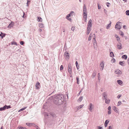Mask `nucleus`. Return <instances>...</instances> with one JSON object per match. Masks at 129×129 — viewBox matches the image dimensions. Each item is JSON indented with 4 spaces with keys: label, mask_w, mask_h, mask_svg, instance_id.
Returning <instances> with one entry per match:
<instances>
[{
    "label": "nucleus",
    "mask_w": 129,
    "mask_h": 129,
    "mask_svg": "<svg viewBox=\"0 0 129 129\" xmlns=\"http://www.w3.org/2000/svg\"><path fill=\"white\" fill-rule=\"evenodd\" d=\"M54 98V103L58 105L61 104L64 100V96L62 94L55 95Z\"/></svg>",
    "instance_id": "obj_1"
},
{
    "label": "nucleus",
    "mask_w": 129,
    "mask_h": 129,
    "mask_svg": "<svg viewBox=\"0 0 129 129\" xmlns=\"http://www.w3.org/2000/svg\"><path fill=\"white\" fill-rule=\"evenodd\" d=\"M83 11V17L84 18H86L87 16V11L86 6L85 5H84Z\"/></svg>",
    "instance_id": "obj_2"
},
{
    "label": "nucleus",
    "mask_w": 129,
    "mask_h": 129,
    "mask_svg": "<svg viewBox=\"0 0 129 129\" xmlns=\"http://www.w3.org/2000/svg\"><path fill=\"white\" fill-rule=\"evenodd\" d=\"M74 14L75 13L73 11H71L70 14H68L67 15L66 17L67 19L69 21H71V19L70 18H69V17L73 16Z\"/></svg>",
    "instance_id": "obj_3"
},
{
    "label": "nucleus",
    "mask_w": 129,
    "mask_h": 129,
    "mask_svg": "<svg viewBox=\"0 0 129 129\" xmlns=\"http://www.w3.org/2000/svg\"><path fill=\"white\" fill-rule=\"evenodd\" d=\"M88 108L89 110L91 112H92L94 109V105L92 103H90L88 106Z\"/></svg>",
    "instance_id": "obj_4"
},
{
    "label": "nucleus",
    "mask_w": 129,
    "mask_h": 129,
    "mask_svg": "<svg viewBox=\"0 0 129 129\" xmlns=\"http://www.w3.org/2000/svg\"><path fill=\"white\" fill-rule=\"evenodd\" d=\"M120 23L119 22H118L116 23L115 26V28L116 29H119L121 28L120 24Z\"/></svg>",
    "instance_id": "obj_5"
},
{
    "label": "nucleus",
    "mask_w": 129,
    "mask_h": 129,
    "mask_svg": "<svg viewBox=\"0 0 129 129\" xmlns=\"http://www.w3.org/2000/svg\"><path fill=\"white\" fill-rule=\"evenodd\" d=\"M105 62L104 61H102L100 63V69L101 70H103L104 67Z\"/></svg>",
    "instance_id": "obj_6"
},
{
    "label": "nucleus",
    "mask_w": 129,
    "mask_h": 129,
    "mask_svg": "<svg viewBox=\"0 0 129 129\" xmlns=\"http://www.w3.org/2000/svg\"><path fill=\"white\" fill-rule=\"evenodd\" d=\"M64 55L66 57V58L67 60H68L69 59L70 55L69 54L68 52H66L64 53Z\"/></svg>",
    "instance_id": "obj_7"
},
{
    "label": "nucleus",
    "mask_w": 129,
    "mask_h": 129,
    "mask_svg": "<svg viewBox=\"0 0 129 129\" xmlns=\"http://www.w3.org/2000/svg\"><path fill=\"white\" fill-rule=\"evenodd\" d=\"M72 68L70 64H69L68 67V72L70 74L72 73Z\"/></svg>",
    "instance_id": "obj_8"
},
{
    "label": "nucleus",
    "mask_w": 129,
    "mask_h": 129,
    "mask_svg": "<svg viewBox=\"0 0 129 129\" xmlns=\"http://www.w3.org/2000/svg\"><path fill=\"white\" fill-rule=\"evenodd\" d=\"M52 113H45V117L46 118H48V117H50V116L51 115H52L53 116H54V114H52Z\"/></svg>",
    "instance_id": "obj_9"
},
{
    "label": "nucleus",
    "mask_w": 129,
    "mask_h": 129,
    "mask_svg": "<svg viewBox=\"0 0 129 129\" xmlns=\"http://www.w3.org/2000/svg\"><path fill=\"white\" fill-rule=\"evenodd\" d=\"M92 21L91 19L89 20L87 25V27L91 28L92 26Z\"/></svg>",
    "instance_id": "obj_10"
},
{
    "label": "nucleus",
    "mask_w": 129,
    "mask_h": 129,
    "mask_svg": "<svg viewBox=\"0 0 129 129\" xmlns=\"http://www.w3.org/2000/svg\"><path fill=\"white\" fill-rule=\"evenodd\" d=\"M117 48L119 49H120L122 48V45L120 43H119L117 44Z\"/></svg>",
    "instance_id": "obj_11"
},
{
    "label": "nucleus",
    "mask_w": 129,
    "mask_h": 129,
    "mask_svg": "<svg viewBox=\"0 0 129 129\" xmlns=\"http://www.w3.org/2000/svg\"><path fill=\"white\" fill-rule=\"evenodd\" d=\"M115 73L116 74H122V72L119 69H117L115 71Z\"/></svg>",
    "instance_id": "obj_12"
},
{
    "label": "nucleus",
    "mask_w": 129,
    "mask_h": 129,
    "mask_svg": "<svg viewBox=\"0 0 129 129\" xmlns=\"http://www.w3.org/2000/svg\"><path fill=\"white\" fill-rule=\"evenodd\" d=\"M113 109L117 113L118 112L119 110L118 108H116L115 106H113Z\"/></svg>",
    "instance_id": "obj_13"
},
{
    "label": "nucleus",
    "mask_w": 129,
    "mask_h": 129,
    "mask_svg": "<svg viewBox=\"0 0 129 129\" xmlns=\"http://www.w3.org/2000/svg\"><path fill=\"white\" fill-rule=\"evenodd\" d=\"M91 30V28L87 27V29L86 34L87 35H88L89 34Z\"/></svg>",
    "instance_id": "obj_14"
},
{
    "label": "nucleus",
    "mask_w": 129,
    "mask_h": 129,
    "mask_svg": "<svg viewBox=\"0 0 129 129\" xmlns=\"http://www.w3.org/2000/svg\"><path fill=\"white\" fill-rule=\"evenodd\" d=\"M26 124L29 126H35V124H34L30 123H26Z\"/></svg>",
    "instance_id": "obj_15"
},
{
    "label": "nucleus",
    "mask_w": 129,
    "mask_h": 129,
    "mask_svg": "<svg viewBox=\"0 0 129 129\" xmlns=\"http://www.w3.org/2000/svg\"><path fill=\"white\" fill-rule=\"evenodd\" d=\"M14 23L13 22H11V23H10L8 26V27L9 28H10L12 27L14 25Z\"/></svg>",
    "instance_id": "obj_16"
},
{
    "label": "nucleus",
    "mask_w": 129,
    "mask_h": 129,
    "mask_svg": "<svg viewBox=\"0 0 129 129\" xmlns=\"http://www.w3.org/2000/svg\"><path fill=\"white\" fill-rule=\"evenodd\" d=\"M117 82L120 85H122L123 83V82L120 80H117Z\"/></svg>",
    "instance_id": "obj_17"
},
{
    "label": "nucleus",
    "mask_w": 129,
    "mask_h": 129,
    "mask_svg": "<svg viewBox=\"0 0 129 129\" xmlns=\"http://www.w3.org/2000/svg\"><path fill=\"white\" fill-rule=\"evenodd\" d=\"M40 84V83L38 82H37L36 83V89H39V87L38 86H39V85Z\"/></svg>",
    "instance_id": "obj_18"
},
{
    "label": "nucleus",
    "mask_w": 129,
    "mask_h": 129,
    "mask_svg": "<svg viewBox=\"0 0 129 129\" xmlns=\"http://www.w3.org/2000/svg\"><path fill=\"white\" fill-rule=\"evenodd\" d=\"M109 120H106L105 123V127H106L107 126L108 124L109 123Z\"/></svg>",
    "instance_id": "obj_19"
},
{
    "label": "nucleus",
    "mask_w": 129,
    "mask_h": 129,
    "mask_svg": "<svg viewBox=\"0 0 129 129\" xmlns=\"http://www.w3.org/2000/svg\"><path fill=\"white\" fill-rule=\"evenodd\" d=\"M39 27L41 28H43L44 27L43 24L42 23H39Z\"/></svg>",
    "instance_id": "obj_20"
},
{
    "label": "nucleus",
    "mask_w": 129,
    "mask_h": 129,
    "mask_svg": "<svg viewBox=\"0 0 129 129\" xmlns=\"http://www.w3.org/2000/svg\"><path fill=\"white\" fill-rule=\"evenodd\" d=\"M84 105H80L76 107V108L78 110H79L82 108L83 107V106Z\"/></svg>",
    "instance_id": "obj_21"
},
{
    "label": "nucleus",
    "mask_w": 129,
    "mask_h": 129,
    "mask_svg": "<svg viewBox=\"0 0 129 129\" xmlns=\"http://www.w3.org/2000/svg\"><path fill=\"white\" fill-rule=\"evenodd\" d=\"M92 34L91 33L90 34L88 39V41H90L91 40L92 37Z\"/></svg>",
    "instance_id": "obj_22"
},
{
    "label": "nucleus",
    "mask_w": 129,
    "mask_h": 129,
    "mask_svg": "<svg viewBox=\"0 0 129 129\" xmlns=\"http://www.w3.org/2000/svg\"><path fill=\"white\" fill-rule=\"evenodd\" d=\"M37 21L38 22L40 21L42 22L43 21L42 19L40 17H37Z\"/></svg>",
    "instance_id": "obj_23"
},
{
    "label": "nucleus",
    "mask_w": 129,
    "mask_h": 129,
    "mask_svg": "<svg viewBox=\"0 0 129 129\" xmlns=\"http://www.w3.org/2000/svg\"><path fill=\"white\" fill-rule=\"evenodd\" d=\"M103 96L105 98V99H107V95L106 94V93L104 92L103 94Z\"/></svg>",
    "instance_id": "obj_24"
},
{
    "label": "nucleus",
    "mask_w": 129,
    "mask_h": 129,
    "mask_svg": "<svg viewBox=\"0 0 129 129\" xmlns=\"http://www.w3.org/2000/svg\"><path fill=\"white\" fill-rule=\"evenodd\" d=\"M83 96H81L79 98L78 100V102H80L83 100Z\"/></svg>",
    "instance_id": "obj_25"
},
{
    "label": "nucleus",
    "mask_w": 129,
    "mask_h": 129,
    "mask_svg": "<svg viewBox=\"0 0 129 129\" xmlns=\"http://www.w3.org/2000/svg\"><path fill=\"white\" fill-rule=\"evenodd\" d=\"M105 100V102L106 104H109L110 103V100L109 99H106Z\"/></svg>",
    "instance_id": "obj_26"
},
{
    "label": "nucleus",
    "mask_w": 129,
    "mask_h": 129,
    "mask_svg": "<svg viewBox=\"0 0 129 129\" xmlns=\"http://www.w3.org/2000/svg\"><path fill=\"white\" fill-rule=\"evenodd\" d=\"M115 37L117 39V41L119 42L120 41V38L117 35H116L115 36Z\"/></svg>",
    "instance_id": "obj_27"
},
{
    "label": "nucleus",
    "mask_w": 129,
    "mask_h": 129,
    "mask_svg": "<svg viewBox=\"0 0 129 129\" xmlns=\"http://www.w3.org/2000/svg\"><path fill=\"white\" fill-rule=\"evenodd\" d=\"M5 107H6V105L5 106L3 107L0 108V110L3 111L5 110L6 109Z\"/></svg>",
    "instance_id": "obj_28"
},
{
    "label": "nucleus",
    "mask_w": 129,
    "mask_h": 129,
    "mask_svg": "<svg viewBox=\"0 0 129 129\" xmlns=\"http://www.w3.org/2000/svg\"><path fill=\"white\" fill-rule=\"evenodd\" d=\"M110 56L111 57H112V58L114 57V54L113 53V52H110Z\"/></svg>",
    "instance_id": "obj_29"
},
{
    "label": "nucleus",
    "mask_w": 129,
    "mask_h": 129,
    "mask_svg": "<svg viewBox=\"0 0 129 129\" xmlns=\"http://www.w3.org/2000/svg\"><path fill=\"white\" fill-rule=\"evenodd\" d=\"M119 64L120 65L122 66H124V61H120L119 62Z\"/></svg>",
    "instance_id": "obj_30"
},
{
    "label": "nucleus",
    "mask_w": 129,
    "mask_h": 129,
    "mask_svg": "<svg viewBox=\"0 0 129 129\" xmlns=\"http://www.w3.org/2000/svg\"><path fill=\"white\" fill-rule=\"evenodd\" d=\"M93 44L94 49H96L97 48L96 43H93Z\"/></svg>",
    "instance_id": "obj_31"
},
{
    "label": "nucleus",
    "mask_w": 129,
    "mask_h": 129,
    "mask_svg": "<svg viewBox=\"0 0 129 129\" xmlns=\"http://www.w3.org/2000/svg\"><path fill=\"white\" fill-rule=\"evenodd\" d=\"M76 64L77 70H78L79 68V66L78 65V63L76 61Z\"/></svg>",
    "instance_id": "obj_32"
},
{
    "label": "nucleus",
    "mask_w": 129,
    "mask_h": 129,
    "mask_svg": "<svg viewBox=\"0 0 129 129\" xmlns=\"http://www.w3.org/2000/svg\"><path fill=\"white\" fill-rule=\"evenodd\" d=\"M122 58H124L125 59H126L127 58V56L126 55H124L122 56Z\"/></svg>",
    "instance_id": "obj_33"
},
{
    "label": "nucleus",
    "mask_w": 129,
    "mask_h": 129,
    "mask_svg": "<svg viewBox=\"0 0 129 129\" xmlns=\"http://www.w3.org/2000/svg\"><path fill=\"white\" fill-rule=\"evenodd\" d=\"M111 22H110V23L109 24H108L106 27V28L107 29H109V28L110 27V26L111 24Z\"/></svg>",
    "instance_id": "obj_34"
},
{
    "label": "nucleus",
    "mask_w": 129,
    "mask_h": 129,
    "mask_svg": "<svg viewBox=\"0 0 129 129\" xmlns=\"http://www.w3.org/2000/svg\"><path fill=\"white\" fill-rule=\"evenodd\" d=\"M26 107H24V108H21V109H20V110H19V111H18V112H20L22 111H23L24 110H25L26 108Z\"/></svg>",
    "instance_id": "obj_35"
},
{
    "label": "nucleus",
    "mask_w": 129,
    "mask_h": 129,
    "mask_svg": "<svg viewBox=\"0 0 129 129\" xmlns=\"http://www.w3.org/2000/svg\"><path fill=\"white\" fill-rule=\"evenodd\" d=\"M94 35V37L93 38V43H96V37L95 36V35L94 34H93Z\"/></svg>",
    "instance_id": "obj_36"
},
{
    "label": "nucleus",
    "mask_w": 129,
    "mask_h": 129,
    "mask_svg": "<svg viewBox=\"0 0 129 129\" xmlns=\"http://www.w3.org/2000/svg\"><path fill=\"white\" fill-rule=\"evenodd\" d=\"M76 79L77 80V83L78 84H79V78L78 77H77Z\"/></svg>",
    "instance_id": "obj_37"
},
{
    "label": "nucleus",
    "mask_w": 129,
    "mask_h": 129,
    "mask_svg": "<svg viewBox=\"0 0 129 129\" xmlns=\"http://www.w3.org/2000/svg\"><path fill=\"white\" fill-rule=\"evenodd\" d=\"M125 13L126 15L128 16L129 15V10H128L126 11L125 12Z\"/></svg>",
    "instance_id": "obj_38"
},
{
    "label": "nucleus",
    "mask_w": 129,
    "mask_h": 129,
    "mask_svg": "<svg viewBox=\"0 0 129 129\" xmlns=\"http://www.w3.org/2000/svg\"><path fill=\"white\" fill-rule=\"evenodd\" d=\"M121 104V101H119L117 104V106H119Z\"/></svg>",
    "instance_id": "obj_39"
},
{
    "label": "nucleus",
    "mask_w": 129,
    "mask_h": 129,
    "mask_svg": "<svg viewBox=\"0 0 129 129\" xmlns=\"http://www.w3.org/2000/svg\"><path fill=\"white\" fill-rule=\"evenodd\" d=\"M2 39H3V37H4L6 35V34L4 33H2Z\"/></svg>",
    "instance_id": "obj_40"
},
{
    "label": "nucleus",
    "mask_w": 129,
    "mask_h": 129,
    "mask_svg": "<svg viewBox=\"0 0 129 129\" xmlns=\"http://www.w3.org/2000/svg\"><path fill=\"white\" fill-rule=\"evenodd\" d=\"M115 59H114V58H113L111 60V61L112 62L114 63V62H115Z\"/></svg>",
    "instance_id": "obj_41"
},
{
    "label": "nucleus",
    "mask_w": 129,
    "mask_h": 129,
    "mask_svg": "<svg viewBox=\"0 0 129 129\" xmlns=\"http://www.w3.org/2000/svg\"><path fill=\"white\" fill-rule=\"evenodd\" d=\"M119 34L121 36H123V34L122 31H120L119 32Z\"/></svg>",
    "instance_id": "obj_42"
},
{
    "label": "nucleus",
    "mask_w": 129,
    "mask_h": 129,
    "mask_svg": "<svg viewBox=\"0 0 129 129\" xmlns=\"http://www.w3.org/2000/svg\"><path fill=\"white\" fill-rule=\"evenodd\" d=\"M6 109V108L7 109H8L9 108H11V107L10 106H7L6 105V107H5Z\"/></svg>",
    "instance_id": "obj_43"
},
{
    "label": "nucleus",
    "mask_w": 129,
    "mask_h": 129,
    "mask_svg": "<svg viewBox=\"0 0 129 129\" xmlns=\"http://www.w3.org/2000/svg\"><path fill=\"white\" fill-rule=\"evenodd\" d=\"M19 129H26V128L25 127L21 126L19 127Z\"/></svg>",
    "instance_id": "obj_44"
},
{
    "label": "nucleus",
    "mask_w": 129,
    "mask_h": 129,
    "mask_svg": "<svg viewBox=\"0 0 129 129\" xmlns=\"http://www.w3.org/2000/svg\"><path fill=\"white\" fill-rule=\"evenodd\" d=\"M97 129H103V128L102 126H98L97 127Z\"/></svg>",
    "instance_id": "obj_45"
},
{
    "label": "nucleus",
    "mask_w": 129,
    "mask_h": 129,
    "mask_svg": "<svg viewBox=\"0 0 129 129\" xmlns=\"http://www.w3.org/2000/svg\"><path fill=\"white\" fill-rule=\"evenodd\" d=\"M63 69V66L62 65H61L60 66V70L61 71Z\"/></svg>",
    "instance_id": "obj_46"
},
{
    "label": "nucleus",
    "mask_w": 129,
    "mask_h": 129,
    "mask_svg": "<svg viewBox=\"0 0 129 129\" xmlns=\"http://www.w3.org/2000/svg\"><path fill=\"white\" fill-rule=\"evenodd\" d=\"M121 96V95L120 94H119L117 96V98L119 99V98H120V97Z\"/></svg>",
    "instance_id": "obj_47"
},
{
    "label": "nucleus",
    "mask_w": 129,
    "mask_h": 129,
    "mask_svg": "<svg viewBox=\"0 0 129 129\" xmlns=\"http://www.w3.org/2000/svg\"><path fill=\"white\" fill-rule=\"evenodd\" d=\"M111 113V110H109L108 111V114H110Z\"/></svg>",
    "instance_id": "obj_48"
},
{
    "label": "nucleus",
    "mask_w": 129,
    "mask_h": 129,
    "mask_svg": "<svg viewBox=\"0 0 129 129\" xmlns=\"http://www.w3.org/2000/svg\"><path fill=\"white\" fill-rule=\"evenodd\" d=\"M30 0H27V6H28V3L29 2H30Z\"/></svg>",
    "instance_id": "obj_49"
},
{
    "label": "nucleus",
    "mask_w": 129,
    "mask_h": 129,
    "mask_svg": "<svg viewBox=\"0 0 129 129\" xmlns=\"http://www.w3.org/2000/svg\"><path fill=\"white\" fill-rule=\"evenodd\" d=\"M98 9H100L101 8V6L100 5H98Z\"/></svg>",
    "instance_id": "obj_50"
},
{
    "label": "nucleus",
    "mask_w": 129,
    "mask_h": 129,
    "mask_svg": "<svg viewBox=\"0 0 129 129\" xmlns=\"http://www.w3.org/2000/svg\"><path fill=\"white\" fill-rule=\"evenodd\" d=\"M108 109L109 110H111V107L110 106H109L108 107Z\"/></svg>",
    "instance_id": "obj_51"
},
{
    "label": "nucleus",
    "mask_w": 129,
    "mask_h": 129,
    "mask_svg": "<svg viewBox=\"0 0 129 129\" xmlns=\"http://www.w3.org/2000/svg\"><path fill=\"white\" fill-rule=\"evenodd\" d=\"M75 28L74 27H72L71 28V30H72L74 31L75 30Z\"/></svg>",
    "instance_id": "obj_52"
},
{
    "label": "nucleus",
    "mask_w": 129,
    "mask_h": 129,
    "mask_svg": "<svg viewBox=\"0 0 129 129\" xmlns=\"http://www.w3.org/2000/svg\"><path fill=\"white\" fill-rule=\"evenodd\" d=\"M24 44V42L23 41H21L20 42V44L21 45H23Z\"/></svg>",
    "instance_id": "obj_53"
},
{
    "label": "nucleus",
    "mask_w": 129,
    "mask_h": 129,
    "mask_svg": "<svg viewBox=\"0 0 129 129\" xmlns=\"http://www.w3.org/2000/svg\"><path fill=\"white\" fill-rule=\"evenodd\" d=\"M82 92V90H81L79 92V93H78V95H79Z\"/></svg>",
    "instance_id": "obj_54"
},
{
    "label": "nucleus",
    "mask_w": 129,
    "mask_h": 129,
    "mask_svg": "<svg viewBox=\"0 0 129 129\" xmlns=\"http://www.w3.org/2000/svg\"><path fill=\"white\" fill-rule=\"evenodd\" d=\"M112 128L111 126H110L109 127L108 129H112Z\"/></svg>",
    "instance_id": "obj_55"
},
{
    "label": "nucleus",
    "mask_w": 129,
    "mask_h": 129,
    "mask_svg": "<svg viewBox=\"0 0 129 129\" xmlns=\"http://www.w3.org/2000/svg\"><path fill=\"white\" fill-rule=\"evenodd\" d=\"M92 76H93V77H94L95 76V75H96V74L95 73H93V74H92Z\"/></svg>",
    "instance_id": "obj_56"
},
{
    "label": "nucleus",
    "mask_w": 129,
    "mask_h": 129,
    "mask_svg": "<svg viewBox=\"0 0 129 129\" xmlns=\"http://www.w3.org/2000/svg\"><path fill=\"white\" fill-rule=\"evenodd\" d=\"M127 62L128 64H129V58L127 60Z\"/></svg>",
    "instance_id": "obj_57"
},
{
    "label": "nucleus",
    "mask_w": 129,
    "mask_h": 129,
    "mask_svg": "<svg viewBox=\"0 0 129 129\" xmlns=\"http://www.w3.org/2000/svg\"><path fill=\"white\" fill-rule=\"evenodd\" d=\"M39 30L40 32H41L42 31V29L40 28H39Z\"/></svg>",
    "instance_id": "obj_58"
},
{
    "label": "nucleus",
    "mask_w": 129,
    "mask_h": 129,
    "mask_svg": "<svg viewBox=\"0 0 129 129\" xmlns=\"http://www.w3.org/2000/svg\"><path fill=\"white\" fill-rule=\"evenodd\" d=\"M14 43L13 44H15L16 45H17V43L16 42H14Z\"/></svg>",
    "instance_id": "obj_59"
},
{
    "label": "nucleus",
    "mask_w": 129,
    "mask_h": 129,
    "mask_svg": "<svg viewBox=\"0 0 129 129\" xmlns=\"http://www.w3.org/2000/svg\"><path fill=\"white\" fill-rule=\"evenodd\" d=\"M108 5H107V6L108 7H109V4H110V3H108Z\"/></svg>",
    "instance_id": "obj_60"
},
{
    "label": "nucleus",
    "mask_w": 129,
    "mask_h": 129,
    "mask_svg": "<svg viewBox=\"0 0 129 129\" xmlns=\"http://www.w3.org/2000/svg\"><path fill=\"white\" fill-rule=\"evenodd\" d=\"M126 27V26L125 25H124V26H123V28H125Z\"/></svg>",
    "instance_id": "obj_61"
},
{
    "label": "nucleus",
    "mask_w": 129,
    "mask_h": 129,
    "mask_svg": "<svg viewBox=\"0 0 129 129\" xmlns=\"http://www.w3.org/2000/svg\"><path fill=\"white\" fill-rule=\"evenodd\" d=\"M85 19L84 20V21L85 22H86V18H84Z\"/></svg>",
    "instance_id": "obj_62"
},
{
    "label": "nucleus",
    "mask_w": 129,
    "mask_h": 129,
    "mask_svg": "<svg viewBox=\"0 0 129 129\" xmlns=\"http://www.w3.org/2000/svg\"><path fill=\"white\" fill-rule=\"evenodd\" d=\"M37 127V129H40V128L38 127L37 126H36Z\"/></svg>",
    "instance_id": "obj_63"
},
{
    "label": "nucleus",
    "mask_w": 129,
    "mask_h": 129,
    "mask_svg": "<svg viewBox=\"0 0 129 129\" xmlns=\"http://www.w3.org/2000/svg\"><path fill=\"white\" fill-rule=\"evenodd\" d=\"M122 0L125 2H126L127 1V0Z\"/></svg>",
    "instance_id": "obj_64"
}]
</instances>
